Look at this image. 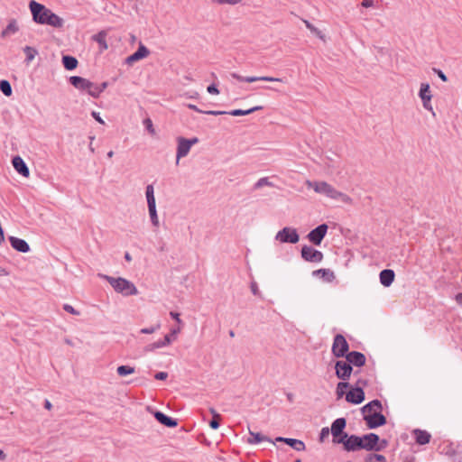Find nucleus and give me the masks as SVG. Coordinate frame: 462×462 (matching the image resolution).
<instances>
[{
  "instance_id": "nucleus-37",
  "label": "nucleus",
  "mask_w": 462,
  "mask_h": 462,
  "mask_svg": "<svg viewBox=\"0 0 462 462\" xmlns=\"http://www.w3.org/2000/svg\"><path fill=\"white\" fill-rule=\"evenodd\" d=\"M116 372L120 376H126L134 373V367L129 365H120L117 367Z\"/></svg>"
},
{
  "instance_id": "nucleus-16",
  "label": "nucleus",
  "mask_w": 462,
  "mask_h": 462,
  "mask_svg": "<svg viewBox=\"0 0 462 462\" xmlns=\"http://www.w3.org/2000/svg\"><path fill=\"white\" fill-rule=\"evenodd\" d=\"M149 54L150 51L142 42H140L137 51L125 59V63L132 65L133 63L146 58Z\"/></svg>"
},
{
  "instance_id": "nucleus-31",
  "label": "nucleus",
  "mask_w": 462,
  "mask_h": 462,
  "mask_svg": "<svg viewBox=\"0 0 462 462\" xmlns=\"http://www.w3.org/2000/svg\"><path fill=\"white\" fill-rule=\"evenodd\" d=\"M263 107L260 106H254L252 108L243 110V109H234L232 111L227 112L228 115L234 116H246L250 115L255 111L261 110Z\"/></svg>"
},
{
  "instance_id": "nucleus-38",
  "label": "nucleus",
  "mask_w": 462,
  "mask_h": 462,
  "mask_svg": "<svg viewBox=\"0 0 462 462\" xmlns=\"http://www.w3.org/2000/svg\"><path fill=\"white\" fill-rule=\"evenodd\" d=\"M151 222L154 226H159L156 206L148 208Z\"/></svg>"
},
{
  "instance_id": "nucleus-3",
  "label": "nucleus",
  "mask_w": 462,
  "mask_h": 462,
  "mask_svg": "<svg viewBox=\"0 0 462 462\" xmlns=\"http://www.w3.org/2000/svg\"><path fill=\"white\" fill-rule=\"evenodd\" d=\"M29 8L34 23L39 24H46V20L49 19V16L51 13V9L47 8L44 5L36 2L35 0L30 1Z\"/></svg>"
},
{
  "instance_id": "nucleus-61",
  "label": "nucleus",
  "mask_w": 462,
  "mask_h": 462,
  "mask_svg": "<svg viewBox=\"0 0 462 462\" xmlns=\"http://www.w3.org/2000/svg\"><path fill=\"white\" fill-rule=\"evenodd\" d=\"M92 116L100 124H104L103 119L100 117L99 113L93 111L91 113Z\"/></svg>"
},
{
  "instance_id": "nucleus-30",
  "label": "nucleus",
  "mask_w": 462,
  "mask_h": 462,
  "mask_svg": "<svg viewBox=\"0 0 462 462\" xmlns=\"http://www.w3.org/2000/svg\"><path fill=\"white\" fill-rule=\"evenodd\" d=\"M62 64L67 70H73L77 68L79 62L75 57L65 55L62 57Z\"/></svg>"
},
{
  "instance_id": "nucleus-28",
  "label": "nucleus",
  "mask_w": 462,
  "mask_h": 462,
  "mask_svg": "<svg viewBox=\"0 0 462 462\" xmlns=\"http://www.w3.org/2000/svg\"><path fill=\"white\" fill-rule=\"evenodd\" d=\"M346 426V420L345 418H338L335 420L331 424L330 432L331 433H343Z\"/></svg>"
},
{
  "instance_id": "nucleus-45",
  "label": "nucleus",
  "mask_w": 462,
  "mask_h": 462,
  "mask_svg": "<svg viewBox=\"0 0 462 462\" xmlns=\"http://www.w3.org/2000/svg\"><path fill=\"white\" fill-rule=\"evenodd\" d=\"M220 414H216L215 417H213L212 420L209 421L210 428L213 430L218 429L220 425Z\"/></svg>"
},
{
  "instance_id": "nucleus-55",
  "label": "nucleus",
  "mask_w": 462,
  "mask_h": 462,
  "mask_svg": "<svg viewBox=\"0 0 462 462\" xmlns=\"http://www.w3.org/2000/svg\"><path fill=\"white\" fill-rule=\"evenodd\" d=\"M423 107L427 110L432 111L431 98L421 99Z\"/></svg>"
},
{
  "instance_id": "nucleus-15",
  "label": "nucleus",
  "mask_w": 462,
  "mask_h": 462,
  "mask_svg": "<svg viewBox=\"0 0 462 462\" xmlns=\"http://www.w3.org/2000/svg\"><path fill=\"white\" fill-rule=\"evenodd\" d=\"M345 357L346 361H347L351 365L361 367L365 365V356L361 352L351 351L348 352Z\"/></svg>"
},
{
  "instance_id": "nucleus-6",
  "label": "nucleus",
  "mask_w": 462,
  "mask_h": 462,
  "mask_svg": "<svg viewBox=\"0 0 462 462\" xmlns=\"http://www.w3.org/2000/svg\"><path fill=\"white\" fill-rule=\"evenodd\" d=\"M275 239L281 243L296 244L299 242L300 236L295 228L283 227L276 234Z\"/></svg>"
},
{
  "instance_id": "nucleus-21",
  "label": "nucleus",
  "mask_w": 462,
  "mask_h": 462,
  "mask_svg": "<svg viewBox=\"0 0 462 462\" xmlns=\"http://www.w3.org/2000/svg\"><path fill=\"white\" fill-rule=\"evenodd\" d=\"M154 417L161 424L166 427L174 428L178 425V422L175 419L167 416L160 411L154 412Z\"/></svg>"
},
{
  "instance_id": "nucleus-56",
  "label": "nucleus",
  "mask_w": 462,
  "mask_h": 462,
  "mask_svg": "<svg viewBox=\"0 0 462 462\" xmlns=\"http://www.w3.org/2000/svg\"><path fill=\"white\" fill-rule=\"evenodd\" d=\"M207 91L209 94L212 95H217L219 93V90L217 89V86L215 84H211L207 88Z\"/></svg>"
},
{
  "instance_id": "nucleus-42",
  "label": "nucleus",
  "mask_w": 462,
  "mask_h": 462,
  "mask_svg": "<svg viewBox=\"0 0 462 462\" xmlns=\"http://www.w3.org/2000/svg\"><path fill=\"white\" fill-rule=\"evenodd\" d=\"M87 93L96 98L102 93V88H99V86L92 82V87L88 89Z\"/></svg>"
},
{
  "instance_id": "nucleus-57",
  "label": "nucleus",
  "mask_w": 462,
  "mask_h": 462,
  "mask_svg": "<svg viewBox=\"0 0 462 462\" xmlns=\"http://www.w3.org/2000/svg\"><path fill=\"white\" fill-rule=\"evenodd\" d=\"M174 340V337H171V335H165L163 339H162V343L164 344L165 346H169L172 341Z\"/></svg>"
},
{
  "instance_id": "nucleus-36",
  "label": "nucleus",
  "mask_w": 462,
  "mask_h": 462,
  "mask_svg": "<svg viewBox=\"0 0 462 462\" xmlns=\"http://www.w3.org/2000/svg\"><path fill=\"white\" fill-rule=\"evenodd\" d=\"M0 90L6 97H10L13 93L12 86L6 79H2L0 81Z\"/></svg>"
},
{
  "instance_id": "nucleus-17",
  "label": "nucleus",
  "mask_w": 462,
  "mask_h": 462,
  "mask_svg": "<svg viewBox=\"0 0 462 462\" xmlns=\"http://www.w3.org/2000/svg\"><path fill=\"white\" fill-rule=\"evenodd\" d=\"M69 83L80 91H88L92 87V82L85 78L79 76H71L69 79Z\"/></svg>"
},
{
  "instance_id": "nucleus-14",
  "label": "nucleus",
  "mask_w": 462,
  "mask_h": 462,
  "mask_svg": "<svg viewBox=\"0 0 462 462\" xmlns=\"http://www.w3.org/2000/svg\"><path fill=\"white\" fill-rule=\"evenodd\" d=\"M380 438L375 433H368L362 436V449L368 451H376V444L379 442Z\"/></svg>"
},
{
  "instance_id": "nucleus-52",
  "label": "nucleus",
  "mask_w": 462,
  "mask_h": 462,
  "mask_svg": "<svg viewBox=\"0 0 462 462\" xmlns=\"http://www.w3.org/2000/svg\"><path fill=\"white\" fill-rule=\"evenodd\" d=\"M202 114L206 115H212V116H220V115H226V111H219V110H203Z\"/></svg>"
},
{
  "instance_id": "nucleus-27",
  "label": "nucleus",
  "mask_w": 462,
  "mask_h": 462,
  "mask_svg": "<svg viewBox=\"0 0 462 462\" xmlns=\"http://www.w3.org/2000/svg\"><path fill=\"white\" fill-rule=\"evenodd\" d=\"M46 24L54 28H61L63 27L64 20L51 11L49 19L46 20Z\"/></svg>"
},
{
  "instance_id": "nucleus-32",
  "label": "nucleus",
  "mask_w": 462,
  "mask_h": 462,
  "mask_svg": "<svg viewBox=\"0 0 462 462\" xmlns=\"http://www.w3.org/2000/svg\"><path fill=\"white\" fill-rule=\"evenodd\" d=\"M145 195H146L148 208L155 207L156 201H155V197H154V189H153V186L152 184L147 185L146 190H145Z\"/></svg>"
},
{
  "instance_id": "nucleus-8",
  "label": "nucleus",
  "mask_w": 462,
  "mask_h": 462,
  "mask_svg": "<svg viewBox=\"0 0 462 462\" xmlns=\"http://www.w3.org/2000/svg\"><path fill=\"white\" fill-rule=\"evenodd\" d=\"M335 372L338 379L346 381L351 376L353 367L347 361L338 360L335 364Z\"/></svg>"
},
{
  "instance_id": "nucleus-13",
  "label": "nucleus",
  "mask_w": 462,
  "mask_h": 462,
  "mask_svg": "<svg viewBox=\"0 0 462 462\" xmlns=\"http://www.w3.org/2000/svg\"><path fill=\"white\" fill-rule=\"evenodd\" d=\"M342 444L345 450L348 452L362 449V437L356 435L347 436Z\"/></svg>"
},
{
  "instance_id": "nucleus-40",
  "label": "nucleus",
  "mask_w": 462,
  "mask_h": 462,
  "mask_svg": "<svg viewBox=\"0 0 462 462\" xmlns=\"http://www.w3.org/2000/svg\"><path fill=\"white\" fill-rule=\"evenodd\" d=\"M374 460L378 462H386L385 457L380 454H368L365 459V462H373Z\"/></svg>"
},
{
  "instance_id": "nucleus-35",
  "label": "nucleus",
  "mask_w": 462,
  "mask_h": 462,
  "mask_svg": "<svg viewBox=\"0 0 462 462\" xmlns=\"http://www.w3.org/2000/svg\"><path fill=\"white\" fill-rule=\"evenodd\" d=\"M349 387V383L346 381L339 382L337 384L336 394L337 399H341L344 395H346V389Z\"/></svg>"
},
{
  "instance_id": "nucleus-53",
  "label": "nucleus",
  "mask_w": 462,
  "mask_h": 462,
  "mask_svg": "<svg viewBox=\"0 0 462 462\" xmlns=\"http://www.w3.org/2000/svg\"><path fill=\"white\" fill-rule=\"evenodd\" d=\"M63 310L70 314H73V315H79V312L78 310H76L71 305L69 304H64L63 305Z\"/></svg>"
},
{
  "instance_id": "nucleus-9",
  "label": "nucleus",
  "mask_w": 462,
  "mask_h": 462,
  "mask_svg": "<svg viewBox=\"0 0 462 462\" xmlns=\"http://www.w3.org/2000/svg\"><path fill=\"white\" fill-rule=\"evenodd\" d=\"M328 225L321 224L312 229L307 236L308 239L315 245H319L328 232Z\"/></svg>"
},
{
  "instance_id": "nucleus-44",
  "label": "nucleus",
  "mask_w": 462,
  "mask_h": 462,
  "mask_svg": "<svg viewBox=\"0 0 462 462\" xmlns=\"http://www.w3.org/2000/svg\"><path fill=\"white\" fill-rule=\"evenodd\" d=\"M164 344L162 343V339L158 340L154 343L149 344L144 347L145 352H152L157 348L164 347Z\"/></svg>"
},
{
  "instance_id": "nucleus-34",
  "label": "nucleus",
  "mask_w": 462,
  "mask_h": 462,
  "mask_svg": "<svg viewBox=\"0 0 462 462\" xmlns=\"http://www.w3.org/2000/svg\"><path fill=\"white\" fill-rule=\"evenodd\" d=\"M419 97L420 99L432 98L430 93V87L429 83H421L419 91Z\"/></svg>"
},
{
  "instance_id": "nucleus-2",
  "label": "nucleus",
  "mask_w": 462,
  "mask_h": 462,
  "mask_svg": "<svg viewBox=\"0 0 462 462\" xmlns=\"http://www.w3.org/2000/svg\"><path fill=\"white\" fill-rule=\"evenodd\" d=\"M100 277L109 282L113 289L124 296L137 295L138 290L136 286L130 281L122 277H112L106 274H100Z\"/></svg>"
},
{
  "instance_id": "nucleus-29",
  "label": "nucleus",
  "mask_w": 462,
  "mask_h": 462,
  "mask_svg": "<svg viewBox=\"0 0 462 462\" xmlns=\"http://www.w3.org/2000/svg\"><path fill=\"white\" fill-rule=\"evenodd\" d=\"M19 27L17 25L16 20L12 19L5 29H4L1 32V37L5 38L11 34H14L18 32Z\"/></svg>"
},
{
  "instance_id": "nucleus-4",
  "label": "nucleus",
  "mask_w": 462,
  "mask_h": 462,
  "mask_svg": "<svg viewBox=\"0 0 462 462\" xmlns=\"http://www.w3.org/2000/svg\"><path fill=\"white\" fill-rule=\"evenodd\" d=\"M177 143L176 164H179L180 159L187 156L191 146L199 143V138L193 137L191 139H186L184 137H178Z\"/></svg>"
},
{
  "instance_id": "nucleus-54",
  "label": "nucleus",
  "mask_w": 462,
  "mask_h": 462,
  "mask_svg": "<svg viewBox=\"0 0 462 462\" xmlns=\"http://www.w3.org/2000/svg\"><path fill=\"white\" fill-rule=\"evenodd\" d=\"M388 446V441L386 439L379 440L376 444V451H381L384 449Z\"/></svg>"
},
{
  "instance_id": "nucleus-5",
  "label": "nucleus",
  "mask_w": 462,
  "mask_h": 462,
  "mask_svg": "<svg viewBox=\"0 0 462 462\" xmlns=\"http://www.w3.org/2000/svg\"><path fill=\"white\" fill-rule=\"evenodd\" d=\"M348 350L349 345L345 337L341 334H337L334 337L331 348L333 356L336 357H344L348 353Z\"/></svg>"
},
{
  "instance_id": "nucleus-50",
  "label": "nucleus",
  "mask_w": 462,
  "mask_h": 462,
  "mask_svg": "<svg viewBox=\"0 0 462 462\" xmlns=\"http://www.w3.org/2000/svg\"><path fill=\"white\" fill-rule=\"evenodd\" d=\"M243 0H214L213 2L218 4V5H236L240 2H242Z\"/></svg>"
},
{
  "instance_id": "nucleus-33",
  "label": "nucleus",
  "mask_w": 462,
  "mask_h": 462,
  "mask_svg": "<svg viewBox=\"0 0 462 462\" xmlns=\"http://www.w3.org/2000/svg\"><path fill=\"white\" fill-rule=\"evenodd\" d=\"M23 52L26 55L25 62L27 64L31 63L34 60L35 56L38 55V51L34 47L31 46H25L23 48Z\"/></svg>"
},
{
  "instance_id": "nucleus-58",
  "label": "nucleus",
  "mask_w": 462,
  "mask_h": 462,
  "mask_svg": "<svg viewBox=\"0 0 462 462\" xmlns=\"http://www.w3.org/2000/svg\"><path fill=\"white\" fill-rule=\"evenodd\" d=\"M168 377V374L166 372H158L155 374L154 378L156 380H165Z\"/></svg>"
},
{
  "instance_id": "nucleus-60",
  "label": "nucleus",
  "mask_w": 462,
  "mask_h": 462,
  "mask_svg": "<svg viewBox=\"0 0 462 462\" xmlns=\"http://www.w3.org/2000/svg\"><path fill=\"white\" fill-rule=\"evenodd\" d=\"M250 287L254 295H259V290L256 282H252Z\"/></svg>"
},
{
  "instance_id": "nucleus-39",
  "label": "nucleus",
  "mask_w": 462,
  "mask_h": 462,
  "mask_svg": "<svg viewBox=\"0 0 462 462\" xmlns=\"http://www.w3.org/2000/svg\"><path fill=\"white\" fill-rule=\"evenodd\" d=\"M306 27L313 32L315 35H317L319 38L323 39L324 35L322 34L321 31L319 30L317 27H315L311 23H310L308 20H303Z\"/></svg>"
},
{
  "instance_id": "nucleus-1",
  "label": "nucleus",
  "mask_w": 462,
  "mask_h": 462,
  "mask_svg": "<svg viewBox=\"0 0 462 462\" xmlns=\"http://www.w3.org/2000/svg\"><path fill=\"white\" fill-rule=\"evenodd\" d=\"M306 185L308 188L313 189L315 192L323 194L330 199L341 200L346 204H352L353 202L348 195L337 190L332 185L326 181L307 180Z\"/></svg>"
},
{
  "instance_id": "nucleus-24",
  "label": "nucleus",
  "mask_w": 462,
  "mask_h": 462,
  "mask_svg": "<svg viewBox=\"0 0 462 462\" xmlns=\"http://www.w3.org/2000/svg\"><path fill=\"white\" fill-rule=\"evenodd\" d=\"M413 435L416 442L420 445L428 444L431 439V435L428 431L419 429L413 430Z\"/></svg>"
},
{
  "instance_id": "nucleus-19",
  "label": "nucleus",
  "mask_w": 462,
  "mask_h": 462,
  "mask_svg": "<svg viewBox=\"0 0 462 462\" xmlns=\"http://www.w3.org/2000/svg\"><path fill=\"white\" fill-rule=\"evenodd\" d=\"M14 170L23 177H29L30 171L24 161L20 156H15L12 160Z\"/></svg>"
},
{
  "instance_id": "nucleus-49",
  "label": "nucleus",
  "mask_w": 462,
  "mask_h": 462,
  "mask_svg": "<svg viewBox=\"0 0 462 462\" xmlns=\"http://www.w3.org/2000/svg\"><path fill=\"white\" fill-rule=\"evenodd\" d=\"M329 429L328 427H324L321 429L319 433V441L323 442L325 439H327L329 435Z\"/></svg>"
},
{
  "instance_id": "nucleus-41",
  "label": "nucleus",
  "mask_w": 462,
  "mask_h": 462,
  "mask_svg": "<svg viewBox=\"0 0 462 462\" xmlns=\"http://www.w3.org/2000/svg\"><path fill=\"white\" fill-rule=\"evenodd\" d=\"M263 186L273 187V184L269 180V179L267 177H263V178L259 179L255 182V184L254 185V189H261Z\"/></svg>"
},
{
  "instance_id": "nucleus-18",
  "label": "nucleus",
  "mask_w": 462,
  "mask_h": 462,
  "mask_svg": "<svg viewBox=\"0 0 462 462\" xmlns=\"http://www.w3.org/2000/svg\"><path fill=\"white\" fill-rule=\"evenodd\" d=\"M275 441L283 442L297 451H303L306 448L305 443L302 440L296 439L277 437Z\"/></svg>"
},
{
  "instance_id": "nucleus-43",
  "label": "nucleus",
  "mask_w": 462,
  "mask_h": 462,
  "mask_svg": "<svg viewBox=\"0 0 462 462\" xmlns=\"http://www.w3.org/2000/svg\"><path fill=\"white\" fill-rule=\"evenodd\" d=\"M333 437V442L335 444H342L344 440L346 439L348 434L343 430V433H331Z\"/></svg>"
},
{
  "instance_id": "nucleus-59",
  "label": "nucleus",
  "mask_w": 462,
  "mask_h": 462,
  "mask_svg": "<svg viewBox=\"0 0 462 462\" xmlns=\"http://www.w3.org/2000/svg\"><path fill=\"white\" fill-rule=\"evenodd\" d=\"M374 5V0H363L361 5L365 8L372 7Z\"/></svg>"
},
{
  "instance_id": "nucleus-47",
  "label": "nucleus",
  "mask_w": 462,
  "mask_h": 462,
  "mask_svg": "<svg viewBox=\"0 0 462 462\" xmlns=\"http://www.w3.org/2000/svg\"><path fill=\"white\" fill-rule=\"evenodd\" d=\"M160 328H161V324L157 323L156 325L152 326L150 328H142L140 330V332L142 334H152V333L156 332Z\"/></svg>"
},
{
  "instance_id": "nucleus-23",
  "label": "nucleus",
  "mask_w": 462,
  "mask_h": 462,
  "mask_svg": "<svg viewBox=\"0 0 462 462\" xmlns=\"http://www.w3.org/2000/svg\"><path fill=\"white\" fill-rule=\"evenodd\" d=\"M380 282L384 287H389L394 281L395 273L391 269H384L380 273Z\"/></svg>"
},
{
  "instance_id": "nucleus-12",
  "label": "nucleus",
  "mask_w": 462,
  "mask_h": 462,
  "mask_svg": "<svg viewBox=\"0 0 462 462\" xmlns=\"http://www.w3.org/2000/svg\"><path fill=\"white\" fill-rule=\"evenodd\" d=\"M365 397L364 390L361 387L356 386L346 393V401L349 403L359 404L364 402Z\"/></svg>"
},
{
  "instance_id": "nucleus-26",
  "label": "nucleus",
  "mask_w": 462,
  "mask_h": 462,
  "mask_svg": "<svg viewBox=\"0 0 462 462\" xmlns=\"http://www.w3.org/2000/svg\"><path fill=\"white\" fill-rule=\"evenodd\" d=\"M250 433V436L251 438L248 439L247 442L249 444H257L261 441H268V442H271L273 444H274L276 441L274 440H272L270 438L266 437V436H263L262 435L261 433L259 432H253V431H249Z\"/></svg>"
},
{
  "instance_id": "nucleus-46",
  "label": "nucleus",
  "mask_w": 462,
  "mask_h": 462,
  "mask_svg": "<svg viewBox=\"0 0 462 462\" xmlns=\"http://www.w3.org/2000/svg\"><path fill=\"white\" fill-rule=\"evenodd\" d=\"M313 275H321L322 277L330 276L334 278V273L328 269H319L313 272Z\"/></svg>"
},
{
  "instance_id": "nucleus-11",
  "label": "nucleus",
  "mask_w": 462,
  "mask_h": 462,
  "mask_svg": "<svg viewBox=\"0 0 462 462\" xmlns=\"http://www.w3.org/2000/svg\"><path fill=\"white\" fill-rule=\"evenodd\" d=\"M231 77L233 79H237L238 81H241V82H248V83H253V82H255V81H267V82H282L283 81V79H281V78H273V77H269V76H263V77H243L236 72H233L231 73Z\"/></svg>"
},
{
  "instance_id": "nucleus-62",
  "label": "nucleus",
  "mask_w": 462,
  "mask_h": 462,
  "mask_svg": "<svg viewBox=\"0 0 462 462\" xmlns=\"http://www.w3.org/2000/svg\"><path fill=\"white\" fill-rule=\"evenodd\" d=\"M187 106H188L189 109L194 110V111H196V112H199V113H201V114L203 113V110L199 109L197 106H195V105H193V104H189Z\"/></svg>"
},
{
  "instance_id": "nucleus-48",
  "label": "nucleus",
  "mask_w": 462,
  "mask_h": 462,
  "mask_svg": "<svg viewBox=\"0 0 462 462\" xmlns=\"http://www.w3.org/2000/svg\"><path fill=\"white\" fill-rule=\"evenodd\" d=\"M143 125L145 126L146 130L151 134H155V130L153 128V125H152V122L150 118H145L143 120Z\"/></svg>"
},
{
  "instance_id": "nucleus-10",
  "label": "nucleus",
  "mask_w": 462,
  "mask_h": 462,
  "mask_svg": "<svg viewBox=\"0 0 462 462\" xmlns=\"http://www.w3.org/2000/svg\"><path fill=\"white\" fill-rule=\"evenodd\" d=\"M300 253L301 257L307 262L320 263L323 259L322 252L309 245L302 246Z\"/></svg>"
},
{
  "instance_id": "nucleus-22",
  "label": "nucleus",
  "mask_w": 462,
  "mask_h": 462,
  "mask_svg": "<svg viewBox=\"0 0 462 462\" xmlns=\"http://www.w3.org/2000/svg\"><path fill=\"white\" fill-rule=\"evenodd\" d=\"M383 406L379 400L375 399L366 403L361 408V411L364 415L373 414L374 411H382Z\"/></svg>"
},
{
  "instance_id": "nucleus-25",
  "label": "nucleus",
  "mask_w": 462,
  "mask_h": 462,
  "mask_svg": "<svg viewBox=\"0 0 462 462\" xmlns=\"http://www.w3.org/2000/svg\"><path fill=\"white\" fill-rule=\"evenodd\" d=\"M106 35H107L106 31L103 30L92 36V40L98 43V45L102 51L108 49V44L106 40Z\"/></svg>"
},
{
  "instance_id": "nucleus-7",
  "label": "nucleus",
  "mask_w": 462,
  "mask_h": 462,
  "mask_svg": "<svg viewBox=\"0 0 462 462\" xmlns=\"http://www.w3.org/2000/svg\"><path fill=\"white\" fill-rule=\"evenodd\" d=\"M363 419L368 429L371 430L386 424V418L382 414L381 411H374L373 414H365Z\"/></svg>"
},
{
  "instance_id": "nucleus-64",
  "label": "nucleus",
  "mask_w": 462,
  "mask_h": 462,
  "mask_svg": "<svg viewBox=\"0 0 462 462\" xmlns=\"http://www.w3.org/2000/svg\"><path fill=\"white\" fill-rule=\"evenodd\" d=\"M456 301L459 304V305H462V292L461 293H457L456 295Z\"/></svg>"
},
{
  "instance_id": "nucleus-51",
  "label": "nucleus",
  "mask_w": 462,
  "mask_h": 462,
  "mask_svg": "<svg viewBox=\"0 0 462 462\" xmlns=\"http://www.w3.org/2000/svg\"><path fill=\"white\" fill-rule=\"evenodd\" d=\"M433 72L435 74L438 75V77L443 81V82H447L448 81V78L447 76L445 75V73L439 69H437V68H433L432 69Z\"/></svg>"
},
{
  "instance_id": "nucleus-20",
  "label": "nucleus",
  "mask_w": 462,
  "mask_h": 462,
  "mask_svg": "<svg viewBox=\"0 0 462 462\" xmlns=\"http://www.w3.org/2000/svg\"><path fill=\"white\" fill-rule=\"evenodd\" d=\"M9 242L12 247L20 253H27L30 251L29 244L23 239L15 236H9Z\"/></svg>"
},
{
  "instance_id": "nucleus-63",
  "label": "nucleus",
  "mask_w": 462,
  "mask_h": 462,
  "mask_svg": "<svg viewBox=\"0 0 462 462\" xmlns=\"http://www.w3.org/2000/svg\"><path fill=\"white\" fill-rule=\"evenodd\" d=\"M170 315L172 319H174L176 321L178 322H180V314L177 313V312H174V311H171L170 312Z\"/></svg>"
}]
</instances>
